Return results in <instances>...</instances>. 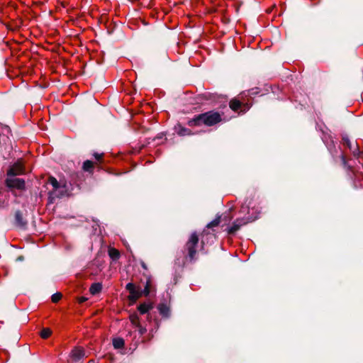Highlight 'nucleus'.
Masks as SVG:
<instances>
[{
	"mask_svg": "<svg viewBox=\"0 0 363 363\" xmlns=\"http://www.w3.org/2000/svg\"><path fill=\"white\" fill-rule=\"evenodd\" d=\"M222 120V115L220 113L210 111L196 116L194 118L189 120L187 124L191 127L201 126L203 125L209 127L219 123Z\"/></svg>",
	"mask_w": 363,
	"mask_h": 363,
	"instance_id": "f257e3e1",
	"label": "nucleus"
},
{
	"mask_svg": "<svg viewBox=\"0 0 363 363\" xmlns=\"http://www.w3.org/2000/svg\"><path fill=\"white\" fill-rule=\"evenodd\" d=\"M199 240V236L196 233H193L185 245L184 254L185 255V258L190 262L195 261L196 259Z\"/></svg>",
	"mask_w": 363,
	"mask_h": 363,
	"instance_id": "f03ea898",
	"label": "nucleus"
},
{
	"mask_svg": "<svg viewBox=\"0 0 363 363\" xmlns=\"http://www.w3.org/2000/svg\"><path fill=\"white\" fill-rule=\"evenodd\" d=\"M150 280L147 281L146 285H145L143 291H142L140 288L135 286L133 284L128 283L126 285V289L130 293L129 298L130 300L135 301L139 297H140L143 294H144L145 296L149 295V294L150 292Z\"/></svg>",
	"mask_w": 363,
	"mask_h": 363,
	"instance_id": "7ed1b4c3",
	"label": "nucleus"
},
{
	"mask_svg": "<svg viewBox=\"0 0 363 363\" xmlns=\"http://www.w3.org/2000/svg\"><path fill=\"white\" fill-rule=\"evenodd\" d=\"M25 173V169L23 163L21 160L17 161L14 163L8 170V177H15L16 175L23 174Z\"/></svg>",
	"mask_w": 363,
	"mask_h": 363,
	"instance_id": "20e7f679",
	"label": "nucleus"
},
{
	"mask_svg": "<svg viewBox=\"0 0 363 363\" xmlns=\"http://www.w3.org/2000/svg\"><path fill=\"white\" fill-rule=\"evenodd\" d=\"M6 184L9 188L23 189L25 187V181L23 179L15 178L14 177H9L6 179Z\"/></svg>",
	"mask_w": 363,
	"mask_h": 363,
	"instance_id": "39448f33",
	"label": "nucleus"
},
{
	"mask_svg": "<svg viewBox=\"0 0 363 363\" xmlns=\"http://www.w3.org/2000/svg\"><path fill=\"white\" fill-rule=\"evenodd\" d=\"M250 218H242L236 219L233 222V225L228 229V233L229 234L235 233L240 228L241 226L247 224L248 222H250Z\"/></svg>",
	"mask_w": 363,
	"mask_h": 363,
	"instance_id": "423d86ee",
	"label": "nucleus"
},
{
	"mask_svg": "<svg viewBox=\"0 0 363 363\" xmlns=\"http://www.w3.org/2000/svg\"><path fill=\"white\" fill-rule=\"evenodd\" d=\"M342 144L347 146L354 156H359L361 152H359V147L357 144H352L346 135L342 137Z\"/></svg>",
	"mask_w": 363,
	"mask_h": 363,
	"instance_id": "0eeeda50",
	"label": "nucleus"
},
{
	"mask_svg": "<svg viewBox=\"0 0 363 363\" xmlns=\"http://www.w3.org/2000/svg\"><path fill=\"white\" fill-rule=\"evenodd\" d=\"M174 130L179 136L191 135L193 134L190 129L182 126L180 123H177L174 126Z\"/></svg>",
	"mask_w": 363,
	"mask_h": 363,
	"instance_id": "6e6552de",
	"label": "nucleus"
},
{
	"mask_svg": "<svg viewBox=\"0 0 363 363\" xmlns=\"http://www.w3.org/2000/svg\"><path fill=\"white\" fill-rule=\"evenodd\" d=\"M229 106L230 108L234 111H238L242 108V106L245 107L243 111H245L246 108H248L247 104H242L236 99H232L230 101Z\"/></svg>",
	"mask_w": 363,
	"mask_h": 363,
	"instance_id": "1a4fd4ad",
	"label": "nucleus"
},
{
	"mask_svg": "<svg viewBox=\"0 0 363 363\" xmlns=\"http://www.w3.org/2000/svg\"><path fill=\"white\" fill-rule=\"evenodd\" d=\"M157 309L160 313L164 317H168L169 315V308L164 303H160L157 306Z\"/></svg>",
	"mask_w": 363,
	"mask_h": 363,
	"instance_id": "9d476101",
	"label": "nucleus"
},
{
	"mask_svg": "<svg viewBox=\"0 0 363 363\" xmlns=\"http://www.w3.org/2000/svg\"><path fill=\"white\" fill-rule=\"evenodd\" d=\"M102 289V284L101 283H94L91 285L89 288V292L92 295H96L101 292Z\"/></svg>",
	"mask_w": 363,
	"mask_h": 363,
	"instance_id": "9b49d317",
	"label": "nucleus"
},
{
	"mask_svg": "<svg viewBox=\"0 0 363 363\" xmlns=\"http://www.w3.org/2000/svg\"><path fill=\"white\" fill-rule=\"evenodd\" d=\"M152 308V306L150 303H143L138 306V309L141 314L147 313L150 309Z\"/></svg>",
	"mask_w": 363,
	"mask_h": 363,
	"instance_id": "f8f14e48",
	"label": "nucleus"
},
{
	"mask_svg": "<svg viewBox=\"0 0 363 363\" xmlns=\"http://www.w3.org/2000/svg\"><path fill=\"white\" fill-rule=\"evenodd\" d=\"M15 219L16 224L20 227H24L26 225V222L24 221L22 213L20 211H17L15 214Z\"/></svg>",
	"mask_w": 363,
	"mask_h": 363,
	"instance_id": "ddd939ff",
	"label": "nucleus"
},
{
	"mask_svg": "<svg viewBox=\"0 0 363 363\" xmlns=\"http://www.w3.org/2000/svg\"><path fill=\"white\" fill-rule=\"evenodd\" d=\"M108 255L113 260H117L120 257V252L119 251L113 247H110L108 249Z\"/></svg>",
	"mask_w": 363,
	"mask_h": 363,
	"instance_id": "4468645a",
	"label": "nucleus"
},
{
	"mask_svg": "<svg viewBox=\"0 0 363 363\" xmlns=\"http://www.w3.org/2000/svg\"><path fill=\"white\" fill-rule=\"evenodd\" d=\"M113 345L116 349H121L124 346V340L123 338H115L113 340Z\"/></svg>",
	"mask_w": 363,
	"mask_h": 363,
	"instance_id": "2eb2a0df",
	"label": "nucleus"
},
{
	"mask_svg": "<svg viewBox=\"0 0 363 363\" xmlns=\"http://www.w3.org/2000/svg\"><path fill=\"white\" fill-rule=\"evenodd\" d=\"M129 319L134 327L139 326V324H140L139 317L137 313L130 315Z\"/></svg>",
	"mask_w": 363,
	"mask_h": 363,
	"instance_id": "dca6fc26",
	"label": "nucleus"
},
{
	"mask_svg": "<svg viewBox=\"0 0 363 363\" xmlns=\"http://www.w3.org/2000/svg\"><path fill=\"white\" fill-rule=\"evenodd\" d=\"M94 163L91 160H86L83 163V169L86 172H91Z\"/></svg>",
	"mask_w": 363,
	"mask_h": 363,
	"instance_id": "f3484780",
	"label": "nucleus"
},
{
	"mask_svg": "<svg viewBox=\"0 0 363 363\" xmlns=\"http://www.w3.org/2000/svg\"><path fill=\"white\" fill-rule=\"evenodd\" d=\"M50 182L52 185V186H53V188L55 189V191L51 193V196H52V195L57 196L56 195V191H57V189L59 187V184H58L57 180L55 178H54V177H50Z\"/></svg>",
	"mask_w": 363,
	"mask_h": 363,
	"instance_id": "a211bd4d",
	"label": "nucleus"
},
{
	"mask_svg": "<svg viewBox=\"0 0 363 363\" xmlns=\"http://www.w3.org/2000/svg\"><path fill=\"white\" fill-rule=\"evenodd\" d=\"M220 223V217L218 216L216 217L213 220H212L211 223H209L207 225L208 228H213L214 227H217Z\"/></svg>",
	"mask_w": 363,
	"mask_h": 363,
	"instance_id": "6ab92c4d",
	"label": "nucleus"
},
{
	"mask_svg": "<svg viewBox=\"0 0 363 363\" xmlns=\"http://www.w3.org/2000/svg\"><path fill=\"white\" fill-rule=\"evenodd\" d=\"M52 331L49 328H43L40 332V336L43 339H46L50 336Z\"/></svg>",
	"mask_w": 363,
	"mask_h": 363,
	"instance_id": "aec40b11",
	"label": "nucleus"
},
{
	"mask_svg": "<svg viewBox=\"0 0 363 363\" xmlns=\"http://www.w3.org/2000/svg\"><path fill=\"white\" fill-rule=\"evenodd\" d=\"M83 355V352L82 350H75L72 351V356L76 359H79Z\"/></svg>",
	"mask_w": 363,
	"mask_h": 363,
	"instance_id": "412c9836",
	"label": "nucleus"
},
{
	"mask_svg": "<svg viewBox=\"0 0 363 363\" xmlns=\"http://www.w3.org/2000/svg\"><path fill=\"white\" fill-rule=\"evenodd\" d=\"M62 298V294L60 293H56L52 296V301L54 303H57Z\"/></svg>",
	"mask_w": 363,
	"mask_h": 363,
	"instance_id": "4be33fe9",
	"label": "nucleus"
},
{
	"mask_svg": "<svg viewBox=\"0 0 363 363\" xmlns=\"http://www.w3.org/2000/svg\"><path fill=\"white\" fill-rule=\"evenodd\" d=\"M135 328H138V332H139V334L140 335H143V334H145L147 331L146 328L143 327L140 324H139V326H136Z\"/></svg>",
	"mask_w": 363,
	"mask_h": 363,
	"instance_id": "5701e85b",
	"label": "nucleus"
},
{
	"mask_svg": "<svg viewBox=\"0 0 363 363\" xmlns=\"http://www.w3.org/2000/svg\"><path fill=\"white\" fill-rule=\"evenodd\" d=\"M94 158H95L96 160H98V161H99V160H100L102 158V157H103V154H99V153L95 152V153L94 154Z\"/></svg>",
	"mask_w": 363,
	"mask_h": 363,
	"instance_id": "b1692460",
	"label": "nucleus"
},
{
	"mask_svg": "<svg viewBox=\"0 0 363 363\" xmlns=\"http://www.w3.org/2000/svg\"><path fill=\"white\" fill-rule=\"evenodd\" d=\"M258 89L257 88H255V89H252L251 90H250L248 91V94H250V95H254V94H257L258 93Z\"/></svg>",
	"mask_w": 363,
	"mask_h": 363,
	"instance_id": "393cba45",
	"label": "nucleus"
},
{
	"mask_svg": "<svg viewBox=\"0 0 363 363\" xmlns=\"http://www.w3.org/2000/svg\"><path fill=\"white\" fill-rule=\"evenodd\" d=\"M86 300H87V298H85V297H84V296H82V297H80V298H79V302L80 303H82L85 302Z\"/></svg>",
	"mask_w": 363,
	"mask_h": 363,
	"instance_id": "a878e982",
	"label": "nucleus"
},
{
	"mask_svg": "<svg viewBox=\"0 0 363 363\" xmlns=\"http://www.w3.org/2000/svg\"><path fill=\"white\" fill-rule=\"evenodd\" d=\"M342 160L343 162H345V156H343V155L342 156Z\"/></svg>",
	"mask_w": 363,
	"mask_h": 363,
	"instance_id": "bb28decb",
	"label": "nucleus"
},
{
	"mask_svg": "<svg viewBox=\"0 0 363 363\" xmlns=\"http://www.w3.org/2000/svg\"><path fill=\"white\" fill-rule=\"evenodd\" d=\"M88 363H94V362L93 360H90L88 362Z\"/></svg>",
	"mask_w": 363,
	"mask_h": 363,
	"instance_id": "cd10ccee",
	"label": "nucleus"
}]
</instances>
